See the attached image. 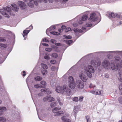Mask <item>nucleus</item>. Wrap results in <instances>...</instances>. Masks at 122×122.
I'll return each mask as SVG.
<instances>
[{"mask_svg":"<svg viewBox=\"0 0 122 122\" xmlns=\"http://www.w3.org/2000/svg\"><path fill=\"white\" fill-rule=\"evenodd\" d=\"M52 56L53 57L56 58L57 56V54L56 53H53L52 54Z\"/></svg>","mask_w":122,"mask_h":122,"instance_id":"8fccbe9b","label":"nucleus"},{"mask_svg":"<svg viewBox=\"0 0 122 122\" xmlns=\"http://www.w3.org/2000/svg\"><path fill=\"white\" fill-rule=\"evenodd\" d=\"M71 29V28L70 27L66 28L65 30V32H67L68 31L70 30Z\"/></svg>","mask_w":122,"mask_h":122,"instance_id":"37998d69","label":"nucleus"},{"mask_svg":"<svg viewBox=\"0 0 122 122\" xmlns=\"http://www.w3.org/2000/svg\"><path fill=\"white\" fill-rule=\"evenodd\" d=\"M50 62L52 64H54L55 63L56 61L54 60H52L50 61Z\"/></svg>","mask_w":122,"mask_h":122,"instance_id":"bf43d9fd","label":"nucleus"},{"mask_svg":"<svg viewBox=\"0 0 122 122\" xmlns=\"http://www.w3.org/2000/svg\"><path fill=\"white\" fill-rule=\"evenodd\" d=\"M118 65L120 68L122 67V59L120 61V64H119Z\"/></svg>","mask_w":122,"mask_h":122,"instance_id":"5fc2aeb1","label":"nucleus"},{"mask_svg":"<svg viewBox=\"0 0 122 122\" xmlns=\"http://www.w3.org/2000/svg\"><path fill=\"white\" fill-rule=\"evenodd\" d=\"M73 31L74 32H77L78 31L79 32H82V30H79L77 28H75L73 30Z\"/></svg>","mask_w":122,"mask_h":122,"instance_id":"72a5a7b5","label":"nucleus"},{"mask_svg":"<svg viewBox=\"0 0 122 122\" xmlns=\"http://www.w3.org/2000/svg\"><path fill=\"white\" fill-rule=\"evenodd\" d=\"M1 56H0V64L2 63L4 61V60L2 58L0 57Z\"/></svg>","mask_w":122,"mask_h":122,"instance_id":"13d9d810","label":"nucleus"},{"mask_svg":"<svg viewBox=\"0 0 122 122\" xmlns=\"http://www.w3.org/2000/svg\"><path fill=\"white\" fill-rule=\"evenodd\" d=\"M97 18L96 16V14L95 13H92L90 15V17L89 19V20L91 21H97Z\"/></svg>","mask_w":122,"mask_h":122,"instance_id":"9b49d317","label":"nucleus"},{"mask_svg":"<svg viewBox=\"0 0 122 122\" xmlns=\"http://www.w3.org/2000/svg\"><path fill=\"white\" fill-rule=\"evenodd\" d=\"M40 83L42 85H41L42 88H44L46 87V82L45 81H43L40 82Z\"/></svg>","mask_w":122,"mask_h":122,"instance_id":"5701e85b","label":"nucleus"},{"mask_svg":"<svg viewBox=\"0 0 122 122\" xmlns=\"http://www.w3.org/2000/svg\"><path fill=\"white\" fill-rule=\"evenodd\" d=\"M0 46L1 47L5 48L7 47V46L4 44H0Z\"/></svg>","mask_w":122,"mask_h":122,"instance_id":"ea45409f","label":"nucleus"},{"mask_svg":"<svg viewBox=\"0 0 122 122\" xmlns=\"http://www.w3.org/2000/svg\"><path fill=\"white\" fill-rule=\"evenodd\" d=\"M73 25L74 26L76 27L78 26L77 24L76 23H74V24H73Z\"/></svg>","mask_w":122,"mask_h":122,"instance_id":"338daca9","label":"nucleus"},{"mask_svg":"<svg viewBox=\"0 0 122 122\" xmlns=\"http://www.w3.org/2000/svg\"><path fill=\"white\" fill-rule=\"evenodd\" d=\"M41 72L43 75H44L46 74L47 73V72L46 70H42Z\"/></svg>","mask_w":122,"mask_h":122,"instance_id":"473e14b6","label":"nucleus"},{"mask_svg":"<svg viewBox=\"0 0 122 122\" xmlns=\"http://www.w3.org/2000/svg\"><path fill=\"white\" fill-rule=\"evenodd\" d=\"M72 100L75 102H77L78 101L79 99L78 97H75L73 98Z\"/></svg>","mask_w":122,"mask_h":122,"instance_id":"e433bc0d","label":"nucleus"},{"mask_svg":"<svg viewBox=\"0 0 122 122\" xmlns=\"http://www.w3.org/2000/svg\"><path fill=\"white\" fill-rule=\"evenodd\" d=\"M110 63L108 60H104L102 63V65L103 67L106 69L109 68L110 66Z\"/></svg>","mask_w":122,"mask_h":122,"instance_id":"0eeeda50","label":"nucleus"},{"mask_svg":"<svg viewBox=\"0 0 122 122\" xmlns=\"http://www.w3.org/2000/svg\"><path fill=\"white\" fill-rule=\"evenodd\" d=\"M11 5L13 9H11L10 6H8L5 7L3 8L2 9H0V12L5 17L9 18L10 15H14L15 14L13 12V11L15 10L17 11L19 9V7L15 4H12Z\"/></svg>","mask_w":122,"mask_h":122,"instance_id":"f257e3e1","label":"nucleus"},{"mask_svg":"<svg viewBox=\"0 0 122 122\" xmlns=\"http://www.w3.org/2000/svg\"><path fill=\"white\" fill-rule=\"evenodd\" d=\"M49 99H48V102H51L53 101L54 100V99L52 97H51L50 95L48 96Z\"/></svg>","mask_w":122,"mask_h":122,"instance_id":"cd10ccee","label":"nucleus"},{"mask_svg":"<svg viewBox=\"0 0 122 122\" xmlns=\"http://www.w3.org/2000/svg\"><path fill=\"white\" fill-rule=\"evenodd\" d=\"M84 69L88 77L90 78L92 77V73H93L95 71L94 68L91 65H89L85 66Z\"/></svg>","mask_w":122,"mask_h":122,"instance_id":"f03ea898","label":"nucleus"},{"mask_svg":"<svg viewBox=\"0 0 122 122\" xmlns=\"http://www.w3.org/2000/svg\"><path fill=\"white\" fill-rule=\"evenodd\" d=\"M57 100L59 103L60 105L62 106L63 105V102L62 101H61L60 98L59 97H58L57 98Z\"/></svg>","mask_w":122,"mask_h":122,"instance_id":"b1692460","label":"nucleus"},{"mask_svg":"<svg viewBox=\"0 0 122 122\" xmlns=\"http://www.w3.org/2000/svg\"><path fill=\"white\" fill-rule=\"evenodd\" d=\"M37 96L39 97L43 95V94L41 92L37 94Z\"/></svg>","mask_w":122,"mask_h":122,"instance_id":"0e129e2a","label":"nucleus"},{"mask_svg":"<svg viewBox=\"0 0 122 122\" xmlns=\"http://www.w3.org/2000/svg\"><path fill=\"white\" fill-rule=\"evenodd\" d=\"M51 41L53 43H56V41L54 39L51 40Z\"/></svg>","mask_w":122,"mask_h":122,"instance_id":"864d4df0","label":"nucleus"},{"mask_svg":"<svg viewBox=\"0 0 122 122\" xmlns=\"http://www.w3.org/2000/svg\"><path fill=\"white\" fill-rule=\"evenodd\" d=\"M63 37H65L66 39H70L71 38V37L70 36H66V35H63Z\"/></svg>","mask_w":122,"mask_h":122,"instance_id":"79ce46f5","label":"nucleus"},{"mask_svg":"<svg viewBox=\"0 0 122 122\" xmlns=\"http://www.w3.org/2000/svg\"><path fill=\"white\" fill-rule=\"evenodd\" d=\"M69 116V114L68 113H66L65 115L62 116L61 117V119L62 120L63 122H64L66 119V118Z\"/></svg>","mask_w":122,"mask_h":122,"instance_id":"2eb2a0df","label":"nucleus"},{"mask_svg":"<svg viewBox=\"0 0 122 122\" xmlns=\"http://www.w3.org/2000/svg\"><path fill=\"white\" fill-rule=\"evenodd\" d=\"M41 91L42 92H46L47 94H49L51 93V92L49 91V90L48 89H42L41 90Z\"/></svg>","mask_w":122,"mask_h":122,"instance_id":"aec40b11","label":"nucleus"},{"mask_svg":"<svg viewBox=\"0 0 122 122\" xmlns=\"http://www.w3.org/2000/svg\"><path fill=\"white\" fill-rule=\"evenodd\" d=\"M83 99V97L82 96H81L79 97V101L80 102L82 101Z\"/></svg>","mask_w":122,"mask_h":122,"instance_id":"de8ad7c7","label":"nucleus"},{"mask_svg":"<svg viewBox=\"0 0 122 122\" xmlns=\"http://www.w3.org/2000/svg\"><path fill=\"white\" fill-rule=\"evenodd\" d=\"M56 106V104L55 102H52L51 103V106L52 107H53Z\"/></svg>","mask_w":122,"mask_h":122,"instance_id":"4c0bfd02","label":"nucleus"},{"mask_svg":"<svg viewBox=\"0 0 122 122\" xmlns=\"http://www.w3.org/2000/svg\"><path fill=\"white\" fill-rule=\"evenodd\" d=\"M18 4L21 9H23L26 7V5L24 2L22 1H18Z\"/></svg>","mask_w":122,"mask_h":122,"instance_id":"ddd939ff","label":"nucleus"},{"mask_svg":"<svg viewBox=\"0 0 122 122\" xmlns=\"http://www.w3.org/2000/svg\"><path fill=\"white\" fill-rule=\"evenodd\" d=\"M48 54H46L44 56V58L46 59H50V57L49 56Z\"/></svg>","mask_w":122,"mask_h":122,"instance_id":"f704fd0d","label":"nucleus"},{"mask_svg":"<svg viewBox=\"0 0 122 122\" xmlns=\"http://www.w3.org/2000/svg\"><path fill=\"white\" fill-rule=\"evenodd\" d=\"M83 21L82 19L80 20L78 22L79 24H82L83 23Z\"/></svg>","mask_w":122,"mask_h":122,"instance_id":"680f3d73","label":"nucleus"},{"mask_svg":"<svg viewBox=\"0 0 122 122\" xmlns=\"http://www.w3.org/2000/svg\"><path fill=\"white\" fill-rule=\"evenodd\" d=\"M42 41L44 42H48L49 41L46 38H44L43 39Z\"/></svg>","mask_w":122,"mask_h":122,"instance_id":"603ef678","label":"nucleus"},{"mask_svg":"<svg viewBox=\"0 0 122 122\" xmlns=\"http://www.w3.org/2000/svg\"><path fill=\"white\" fill-rule=\"evenodd\" d=\"M61 28L63 29H63H65L66 28V26L65 25H62L61 27Z\"/></svg>","mask_w":122,"mask_h":122,"instance_id":"e2e57ef3","label":"nucleus"},{"mask_svg":"<svg viewBox=\"0 0 122 122\" xmlns=\"http://www.w3.org/2000/svg\"><path fill=\"white\" fill-rule=\"evenodd\" d=\"M86 120L87 121V122H90V121L89 122V117L88 116H86Z\"/></svg>","mask_w":122,"mask_h":122,"instance_id":"09e8293b","label":"nucleus"},{"mask_svg":"<svg viewBox=\"0 0 122 122\" xmlns=\"http://www.w3.org/2000/svg\"><path fill=\"white\" fill-rule=\"evenodd\" d=\"M102 91L99 90H96L95 91L93 90L90 91V92L93 94L100 95L101 94Z\"/></svg>","mask_w":122,"mask_h":122,"instance_id":"4468645a","label":"nucleus"},{"mask_svg":"<svg viewBox=\"0 0 122 122\" xmlns=\"http://www.w3.org/2000/svg\"><path fill=\"white\" fill-rule=\"evenodd\" d=\"M76 85L77 87L80 89H81L84 87V83L82 81L80 80H78L76 81Z\"/></svg>","mask_w":122,"mask_h":122,"instance_id":"6e6552de","label":"nucleus"},{"mask_svg":"<svg viewBox=\"0 0 122 122\" xmlns=\"http://www.w3.org/2000/svg\"><path fill=\"white\" fill-rule=\"evenodd\" d=\"M72 42V41L71 40H69L67 42V43L68 44H71Z\"/></svg>","mask_w":122,"mask_h":122,"instance_id":"4d7b16f0","label":"nucleus"},{"mask_svg":"<svg viewBox=\"0 0 122 122\" xmlns=\"http://www.w3.org/2000/svg\"><path fill=\"white\" fill-rule=\"evenodd\" d=\"M42 79V78L41 77L37 76L35 78V80L36 81H41Z\"/></svg>","mask_w":122,"mask_h":122,"instance_id":"393cba45","label":"nucleus"},{"mask_svg":"<svg viewBox=\"0 0 122 122\" xmlns=\"http://www.w3.org/2000/svg\"><path fill=\"white\" fill-rule=\"evenodd\" d=\"M68 81L69 83L75 82L74 78L71 76H70L68 77Z\"/></svg>","mask_w":122,"mask_h":122,"instance_id":"6ab92c4d","label":"nucleus"},{"mask_svg":"<svg viewBox=\"0 0 122 122\" xmlns=\"http://www.w3.org/2000/svg\"><path fill=\"white\" fill-rule=\"evenodd\" d=\"M42 44L43 46H49L48 45V44H47L46 43H42Z\"/></svg>","mask_w":122,"mask_h":122,"instance_id":"69168bd1","label":"nucleus"},{"mask_svg":"<svg viewBox=\"0 0 122 122\" xmlns=\"http://www.w3.org/2000/svg\"><path fill=\"white\" fill-rule=\"evenodd\" d=\"M7 108L5 107H0V115H1L3 114V112L5 111Z\"/></svg>","mask_w":122,"mask_h":122,"instance_id":"f3484780","label":"nucleus"},{"mask_svg":"<svg viewBox=\"0 0 122 122\" xmlns=\"http://www.w3.org/2000/svg\"><path fill=\"white\" fill-rule=\"evenodd\" d=\"M30 31L29 30H24L23 31V34L24 35H23V36L24 37V36L27 35L29 33V32Z\"/></svg>","mask_w":122,"mask_h":122,"instance_id":"c756f323","label":"nucleus"},{"mask_svg":"<svg viewBox=\"0 0 122 122\" xmlns=\"http://www.w3.org/2000/svg\"><path fill=\"white\" fill-rule=\"evenodd\" d=\"M114 52L118 54L122 55V51H114Z\"/></svg>","mask_w":122,"mask_h":122,"instance_id":"a19ab883","label":"nucleus"},{"mask_svg":"<svg viewBox=\"0 0 122 122\" xmlns=\"http://www.w3.org/2000/svg\"><path fill=\"white\" fill-rule=\"evenodd\" d=\"M41 66L44 69H47V65L45 64H42Z\"/></svg>","mask_w":122,"mask_h":122,"instance_id":"c9c22d12","label":"nucleus"},{"mask_svg":"<svg viewBox=\"0 0 122 122\" xmlns=\"http://www.w3.org/2000/svg\"><path fill=\"white\" fill-rule=\"evenodd\" d=\"M79 77L83 81L86 82L88 79V76L85 72L80 74Z\"/></svg>","mask_w":122,"mask_h":122,"instance_id":"423d86ee","label":"nucleus"},{"mask_svg":"<svg viewBox=\"0 0 122 122\" xmlns=\"http://www.w3.org/2000/svg\"><path fill=\"white\" fill-rule=\"evenodd\" d=\"M119 102L121 104H122V97H120L118 99Z\"/></svg>","mask_w":122,"mask_h":122,"instance_id":"c03bdc74","label":"nucleus"},{"mask_svg":"<svg viewBox=\"0 0 122 122\" xmlns=\"http://www.w3.org/2000/svg\"><path fill=\"white\" fill-rule=\"evenodd\" d=\"M2 121V122H5L6 121V118L2 117H0V121Z\"/></svg>","mask_w":122,"mask_h":122,"instance_id":"c85d7f7f","label":"nucleus"},{"mask_svg":"<svg viewBox=\"0 0 122 122\" xmlns=\"http://www.w3.org/2000/svg\"><path fill=\"white\" fill-rule=\"evenodd\" d=\"M34 87L35 88H42L41 85L40 84H35L34 85Z\"/></svg>","mask_w":122,"mask_h":122,"instance_id":"a878e982","label":"nucleus"},{"mask_svg":"<svg viewBox=\"0 0 122 122\" xmlns=\"http://www.w3.org/2000/svg\"><path fill=\"white\" fill-rule=\"evenodd\" d=\"M89 87L90 88H94L96 87V86H95L93 85L92 84H90V85Z\"/></svg>","mask_w":122,"mask_h":122,"instance_id":"49530a36","label":"nucleus"},{"mask_svg":"<svg viewBox=\"0 0 122 122\" xmlns=\"http://www.w3.org/2000/svg\"><path fill=\"white\" fill-rule=\"evenodd\" d=\"M79 110V108L78 106H75L74 107L73 112L75 115H76Z\"/></svg>","mask_w":122,"mask_h":122,"instance_id":"a211bd4d","label":"nucleus"},{"mask_svg":"<svg viewBox=\"0 0 122 122\" xmlns=\"http://www.w3.org/2000/svg\"><path fill=\"white\" fill-rule=\"evenodd\" d=\"M5 40L3 38H0V42H4L5 41Z\"/></svg>","mask_w":122,"mask_h":122,"instance_id":"052dcab7","label":"nucleus"},{"mask_svg":"<svg viewBox=\"0 0 122 122\" xmlns=\"http://www.w3.org/2000/svg\"><path fill=\"white\" fill-rule=\"evenodd\" d=\"M25 2L27 3L28 5L30 7H32L33 6L34 1L33 0H23Z\"/></svg>","mask_w":122,"mask_h":122,"instance_id":"f8f14e48","label":"nucleus"},{"mask_svg":"<svg viewBox=\"0 0 122 122\" xmlns=\"http://www.w3.org/2000/svg\"><path fill=\"white\" fill-rule=\"evenodd\" d=\"M52 49L50 48H46L45 49V50L48 52H50L51 51Z\"/></svg>","mask_w":122,"mask_h":122,"instance_id":"a18cd8bd","label":"nucleus"},{"mask_svg":"<svg viewBox=\"0 0 122 122\" xmlns=\"http://www.w3.org/2000/svg\"><path fill=\"white\" fill-rule=\"evenodd\" d=\"M119 76L118 77V79L119 81L122 82V76L121 73L119 71L118 72Z\"/></svg>","mask_w":122,"mask_h":122,"instance_id":"4be33fe9","label":"nucleus"},{"mask_svg":"<svg viewBox=\"0 0 122 122\" xmlns=\"http://www.w3.org/2000/svg\"><path fill=\"white\" fill-rule=\"evenodd\" d=\"M56 45L57 46H60L61 45V44L60 43H57L56 44Z\"/></svg>","mask_w":122,"mask_h":122,"instance_id":"774afa93","label":"nucleus"},{"mask_svg":"<svg viewBox=\"0 0 122 122\" xmlns=\"http://www.w3.org/2000/svg\"><path fill=\"white\" fill-rule=\"evenodd\" d=\"M88 17V16L87 15H84L83 16L82 19L83 21H85L86 20Z\"/></svg>","mask_w":122,"mask_h":122,"instance_id":"7c9ffc66","label":"nucleus"},{"mask_svg":"<svg viewBox=\"0 0 122 122\" xmlns=\"http://www.w3.org/2000/svg\"><path fill=\"white\" fill-rule=\"evenodd\" d=\"M109 16L110 17L114 18L115 17L117 16L116 14H115L113 13H111L109 14Z\"/></svg>","mask_w":122,"mask_h":122,"instance_id":"bb28decb","label":"nucleus"},{"mask_svg":"<svg viewBox=\"0 0 122 122\" xmlns=\"http://www.w3.org/2000/svg\"><path fill=\"white\" fill-rule=\"evenodd\" d=\"M91 63L92 65L96 68L97 66L98 67L100 66L101 64V62L100 59H96L92 60L91 61Z\"/></svg>","mask_w":122,"mask_h":122,"instance_id":"39448f33","label":"nucleus"},{"mask_svg":"<svg viewBox=\"0 0 122 122\" xmlns=\"http://www.w3.org/2000/svg\"><path fill=\"white\" fill-rule=\"evenodd\" d=\"M76 86V83L75 82L69 83L68 85L69 87L72 89L75 88Z\"/></svg>","mask_w":122,"mask_h":122,"instance_id":"dca6fc26","label":"nucleus"},{"mask_svg":"<svg viewBox=\"0 0 122 122\" xmlns=\"http://www.w3.org/2000/svg\"><path fill=\"white\" fill-rule=\"evenodd\" d=\"M48 96L44 97L43 99V101L45 102H48V99H49Z\"/></svg>","mask_w":122,"mask_h":122,"instance_id":"2f4dec72","label":"nucleus"},{"mask_svg":"<svg viewBox=\"0 0 122 122\" xmlns=\"http://www.w3.org/2000/svg\"><path fill=\"white\" fill-rule=\"evenodd\" d=\"M64 122H71V121L70 119L67 118Z\"/></svg>","mask_w":122,"mask_h":122,"instance_id":"6e6d98bb","label":"nucleus"},{"mask_svg":"<svg viewBox=\"0 0 122 122\" xmlns=\"http://www.w3.org/2000/svg\"><path fill=\"white\" fill-rule=\"evenodd\" d=\"M33 0L34 1V4H35L36 5L37 4L38 2H41L42 1H44L45 3H46L47 1V0H35V1L34 0Z\"/></svg>","mask_w":122,"mask_h":122,"instance_id":"412c9836","label":"nucleus"},{"mask_svg":"<svg viewBox=\"0 0 122 122\" xmlns=\"http://www.w3.org/2000/svg\"><path fill=\"white\" fill-rule=\"evenodd\" d=\"M63 88L64 92L68 96H69L71 94L70 89L66 85L63 86Z\"/></svg>","mask_w":122,"mask_h":122,"instance_id":"1a4fd4ad","label":"nucleus"},{"mask_svg":"<svg viewBox=\"0 0 122 122\" xmlns=\"http://www.w3.org/2000/svg\"><path fill=\"white\" fill-rule=\"evenodd\" d=\"M61 109V108L57 107L54 108L53 109L52 112L54 113V115L55 116H59L61 114H63L64 112L62 111H58Z\"/></svg>","mask_w":122,"mask_h":122,"instance_id":"20e7f679","label":"nucleus"},{"mask_svg":"<svg viewBox=\"0 0 122 122\" xmlns=\"http://www.w3.org/2000/svg\"><path fill=\"white\" fill-rule=\"evenodd\" d=\"M86 26L90 27L92 25V24L90 23H88L86 24Z\"/></svg>","mask_w":122,"mask_h":122,"instance_id":"3c124183","label":"nucleus"},{"mask_svg":"<svg viewBox=\"0 0 122 122\" xmlns=\"http://www.w3.org/2000/svg\"><path fill=\"white\" fill-rule=\"evenodd\" d=\"M119 90L121 91H122V83L120 84L118 87Z\"/></svg>","mask_w":122,"mask_h":122,"instance_id":"58836bf2","label":"nucleus"},{"mask_svg":"<svg viewBox=\"0 0 122 122\" xmlns=\"http://www.w3.org/2000/svg\"><path fill=\"white\" fill-rule=\"evenodd\" d=\"M120 60V58L119 56H117L115 58V62L117 64L116 66L115 64H114L112 63L111 64V68L112 70H114L115 71H116L118 69H120V68L118 65L117 64V63L119 62Z\"/></svg>","mask_w":122,"mask_h":122,"instance_id":"7ed1b4c3","label":"nucleus"},{"mask_svg":"<svg viewBox=\"0 0 122 122\" xmlns=\"http://www.w3.org/2000/svg\"><path fill=\"white\" fill-rule=\"evenodd\" d=\"M55 90L57 92L61 94H63L64 93L63 87L60 86H57L56 87Z\"/></svg>","mask_w":122,"mask_h":122,"instance_id":"9d476101","label":"nucleus"}]
</instances>
